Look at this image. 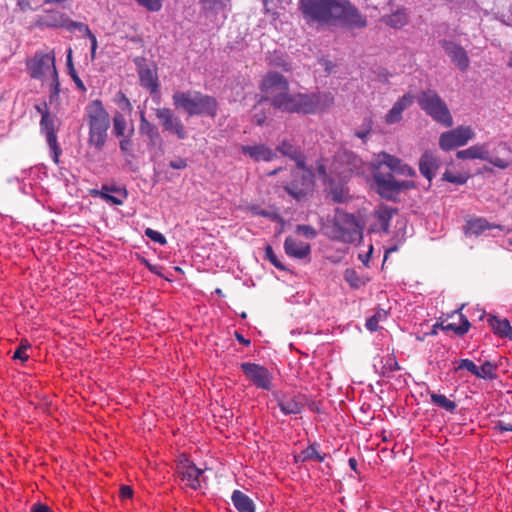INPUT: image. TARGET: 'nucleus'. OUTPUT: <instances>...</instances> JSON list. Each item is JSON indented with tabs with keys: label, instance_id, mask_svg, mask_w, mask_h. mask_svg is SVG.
I'll return each mask as SVG.
<instances>
[{
	"label": "nucleus",
	"instance_id": "nucleus-1",
	"mask_svg": "<svg viewBox=\"0 0 512 512\" xmlns=\"http://www.w3.org/2000/svg\"><path fill=\"white\" fill-rule=\"evenodd\" d=\"M364 173L363 161L353 152L339 149L332 160L321 159L317 174L329 188L334 202L343 203L349 198L345 183L353 176Z\"/></svg>",
	"mask_w": 512,
	"mask_h": 512
},
{
	"label": "nucleus",
	"instance_id": "nucleus-2",
	"mask_svg": "<svg viewBox=\"0 0 512 512\" xmlns=\"http://www.w3.org/2000/svg\"><path fill=\"white\" fill-rule=\"evenodd\" d=\"M333 103L334 97L330 92L311 94L286 92L274 100V108L287 113L316 114L327 110Z\"/></svg>",
	"mask_w": 512,
	"mask_h": 512
},
{
	"label": "nucleus",
	"instance_id": "nucleus-3",
	"mask_svg": "<svg viewBox=\"0 0 512 512\" xmlns=\"http://www.w3.org/2000/svg\"><path fill=\"white\" fill-rule=\"evenodd\" d=\"M85 119L89 127L88 144L102 150L107 141L110 118L101 100L95 99L86 105Z\"/></svg>",
	"mask_w": 512,
	"mask_h": 512
},
{
	"label": "nucleus",
	"instance_id": "nucleus-4",
	"mask_svg": "<svg viewBox=\"0 0 512 512\" xmlns=\"http://www.w3.org/2000/svg\"><path fill=\"white\" fill-rule=\"evenodd\" d=\"M26 68L31 78L41 80L49 86L51 98L59 95L60 82L54 52H35L34 56L27 60Z\"/></svg>",
	"mask_w": 512,
	"mask_h": 512
},
{
	"label": "nucleus",
	"instance_id": "nucleus-5",
	"mask_svg": "<svg viewBox=\"0 0 512 512\" xmlns=\"http://www.w3.org/2000/svg\"><path fill=\"white\" fill-rule=\"evenodd\" d=\"M172 100L176 109L184 111L190 117L206 115L214 118L217 115L216 99L199 91H176Z\"/></svg>",
	"mask_w": 512,
	"mask_h": 512
},
{
	"label": "nucleus",
	"instance_id": "nucleus-6",
	"mask_svg": "<svg viewBox=\"0 0 512 512\" xmlns=\"http://www.w3.org/2000/svg\"><path fill=\"white\" fill-rule=\"evenodd\" d=\"M276 153L279 152L283 156L295 161L297 168L303 171L301 183L292 182L288 184L286 191L296 199H301L313 189V174L305 170V156L300 147L294 145L290 140L283 139L276 147Z\"/></svg>",
	"mask_w": 512,
	"mask_h": 512
},
{
	"label": "nucleus",
	"instance_id": "nucleus-7",
	"mask_svg": "<svg viewBox=\"0 0 512 512\" xmlns=\"http://www.w3.org/2000/svg\"><path fill=\"white\" fill-rule=\"evenodd\" d=\"M363 226L355 215L337 209L333 218L332 238L344 243L360 242Z\"/></svg>",
	"mask_w": 512,
	"mask_h": 512
},
{
	"label": "nucleus",
	"instance_id": "nucleus-8",
	"mask_svg": "<svg viewBox=\"0 0 512 512\" xmlns=\"http://www.w3.org/2000/svg\"><path fill=\"white\" fill-rule=\"evenodd\" d=\"M339 0H299V10L307 22L328 24L334 22Z\"/></svg>",
	"mask_w": 512,
	"mask_h": 512
},
{
	"label": "nucleus",
	"instance_id": "nucleus-9",
	"mask_svg": "<svg viewBox=\"0 0 512 512\" xmlns=\"http://www.w3.org/2000/svg\"><path fill=\"white\" fill-rule=\"evenodd\" d=\"M418 104L433 120L445 127H451L453 119L446 103L441 99L437 92L433 90L423 91L418 96Z\"/></svg>",
	"mask_w": 512,
	"mask_h": 512
},
{
	"label": "nucleus",
	"instance_id": "nucleus-10",
	"mask_svg": "<svg viewBox=\"0 0 512 512\" xmlns=\"http://www.w3.org/2000/svg\"><path fill=\"white\" fill-rule=\"evenodd\" d=\"M36 109L41 113L40 120V130L41 133L45 136L47 145L51 152L52 160L55 164L59 163V156L62 153V150L58 144L57 140V132L59 130V119L57 116L52 115L48 112L46 107L42 108L37 106Z\"/></svg>",
	"mask_w": 512,
	"mask_h": 512
},
{
	"label": "nucleus",
	"instance_id": "nucleus-11",
	"mask_svg": "<svg viewBox=\"0 0 512 512\" xmlns=\"http://www.w3.org/2000/svg\"><path fill=\"white\" fill-rule=\"evenodd\" d=\"M373 179L378 194L386 199H394L402 190L410 188L409 181H397L391 173L383 174L381 171H373Z\"/></svg>",
	"mask_w": 512,
	"mask_h": 512
},
{
	"label": "nucleus",
	"instance_id": "nucleus-12",
	"mask_svg": "<svg viewBox=\"0 0 512 512\" xmlns=\"http://www.w3.org/2000/svg\"><path fill=\"white\" fill-rule=\"evenodd\" d=\"M272 398L285 416L300 414L305 406L303 397L294 391L275 390Z\"/></svg>",
	"mask_w": 512,
	"mask_h": 512
},
{
	"label": "nucleus",
	"instance_id": "nucleus-13",
	"mask_svg": "<svg viewBox=\"0 0 512 512\" xmlns=\"http://www.w3.org/2000/svg\"><path fill=\"white\" fill-rule=\"evenodd\" d=\"M242 372L248 381H250L256 388L270 391L272 389L273 375L263 365L244 362L240 365Z\"/></svg>",
	"mask_w": 512,
	"mask_h": 512
},
{
	"label": "nucleus",
	"instance_id": "nucleus-14",
	"mask_svg": "<svg viewBox=\"0 0 512 512\" xmlns=\"http://www.w3.org/2000/svg\"><path fill=\"white\" fill-rule=\"evenodd\" d=\"M474 136L475 133L470 126H458L440 135L439 146L444 151H450L466 145Z\"/></svg>",
	"mask_w": 512,
	"mask_h": 512
},
{
	"label": "nucleus",
	"instance_id": "nucleus-15",
	"mask_svg": "<svg viewBox=\"0 0 512 512\" xmlns=\"http://www.w3.org/2000/svg\"><path fill=\"white\" fill-rule=\"evenodd\" d=\"M260 90L266 99H270L274 107V100L289 91L286 78L278 72L267 73L261 81Z\"/></svg>",
	"mask_w": 512,
	"mask_h": 512
},
{
	"label": "nucleus",
	"instance_id": "nucleus-16",
	"mask_svg": "<svg viewBox=\"0 0 512 512\" xmlns=\"http://www.w3.org/2000/svg\"><path fill=\"white\" fill-rule=\"evenodd\" d=\"M156 116L160 120L164 131L173 134L179 140L187 137V130L181 119L170 108L156 109Z\"/></svg>",
	"mask_w": 512,
	"mask_h": 512
},
{
	"label": "nucleus",
	"instance_id": "nucleus-17",
	"mask_svg": "<svg viewBox=\"0 0 512 512\" xmlns=\"http://www.w3.org/2000/svg\"><path fill=\"white\" fill-rule=\"evenodd\" d=\"M339 3L340 8L336 11L334 21L339 20L347 26L356 28H363L367 25L366 18L349 1L339 0Z\"/></svg>",
	"mask_w": 512,
	"mask_h": 512
},
{
	"label": "nucleus",
	"instance_id": "nucleus-18",
	"mask_svg": "<svg viewBox=\"0 0 512 512\" xmlns=\"http://www.w3.org/2000/svg\"><path fill=\"white\" fill-rule=\"evenodd\" d=\"M177 472L180 475L181 481L186 487L193 490L201 488V477L203 470L196 467V465L189 459H181L177 466Z\"/></svg>",
	"mask_w": 512,
	"mask_h": 512
},
{
	"label": "nucleus",
	"instance_id": "nucleus-19",
	"mask_svg": "<svg viewBox=\"0 0 512 512\" xmlns=\"http://www.w3.org/2000/svg\"><path fill=\"white\" fill-rule=\"evenodd\" d=\"M386 166L391 172L402 175L413 176L415 171L407 164H404L399 158L385 152L377 155L374 171H380L381 166Z\"/></svg>",
	"mask_w": 512,
	"mask_h": 512
},
{
	"label": "nucleus",
	"instance_id": "nucleus-20",
	"mask_svg": "<svg viewBox=\"0 0 512 512\" xmlns=\"http://www.w3.org/2000/svg\"><path fill=\"white\" fill-rule=\"evenodd\" d=\"M93 195L99 196L107 203L122 205L128 197V192L123 186L104 184L100 190H94Z\"/></svg>",
	"mask_w": 512,
	"mask_h": 512
},
{
	"label": "nucleus",
	"instance_id": "nucleus-21",
	"mask_svg": "<svg viewBox=\"0 0 512 512\" xmlns=\"http://www.w3.org/2000/svg\"><path fill=\"white\" fill-rule=\"evenodd\" d=\"M240 151L255 162H270L277 157V153L266 144L242 145Z\"/></svg>",
	"mask_w": 512,
	"mask_h": 512
},
{
	"label": "nucleus",
	"instance_id": "nucleus-22",
	"mask_svg": "<svg viewBox=\"0 0 512 512\" xmlns=\"http://www.w3.org/2000/svg\"><path fill=\"white\" fill-rule=\"evenodd\" d=\"M441 164L440 158L434 152L426 151L422 154L419 161L420 173L428 181H431L441 167Z\"/></svg>",
	"mask_w": 512,
	"mask_h": 512
},
{
	"label": "nucleus",
	"instance_id": "nucleus-23",
	"mask_svg": "<svg viewBox=\"0 0 512 512\" xmlns=\"http://www.w3.org/2000/svg\"><path fill=\"white\" fill-rule=\"evenodd\" d=\"M285 253L295 259H305L311 254L309 243L288 236L284 241Z\"/></svg>",
	"mask_w": 512,
	"mask_h": 512
},
{
	"label": "nucleus",
	"instance_id": "nucleus-24",
	"mask_svg": "<svg viewBox=\"0 0 512 512\" xmlns=\"http://www.w3.org/2000/svg\"><path fill=\"white\" fill-rule=\"evenodd\" d=\"M492 229L501 230L502 227L500 225L489 223L483 217H472L466 221L464 226V233L467 236H480L483 235L486 231Z\"/></svg>",
	"mask_w": 512,
	"mask_h": 512
},
{
	"label": "nucleus",
	"instance_id": "nucleus-25",
	"mask_svg": "<svg viewBox=\"0 0 512 512\" xmlns=\"http://www.w3.org/2000/svg\"><path fill=\"white\" fill-rule=\"evenodd\" d=\"M140 85L148 90L151 95L159 92V80L157 70L149 66H140L138 69Z\"/></svg>",
	"mask_w": 512,
	"mask_h": 512
},
{
	"label": "nucleus",
	"instance_id": "nucleus-26",
	"mask_svg": "<svg viewBox=\"0 0 512 512\" xmlns=\"http://www.w3.org/2000/svg\"><path fill=\"white\" fill-rule=\"evenodd\" d=\"M443 48L455 65H457L462 71L468 68L469 58L466 51L461 46L450 41H444Z\"/></svg>",
	"mask_w": 512,
	"mask_h": 512
},
{
	"label": "nucleus",
	"instance_id": "nucleus-27",
	"mask_svg": "<svg viewBox=\"0 0 512 512\" xmlns=\"http://www.w3.org/2000/svg\"><path fill=\"white\" fill-rule=\"evenodd\" d=\"M413 103V96L411 94H405L399 98L393 107L388 111L385 116V122L387 124H395L402 118V112L410 107Z\"/></svg>",
	"mask_w": 512,
	"mask_h": 512
},
{
	"label": "nucleus",
	"instance_id": "nucleus-28",
	"mask_svg": "<svg viewBox=\"0 0 512 512\" xmlns=\"http://www.w3.org/2000/svg\"><path fill=\"white\" fill-rule=\"evenodd\" d=\"M458 159H480L489 160V149L487 144H477L456 153Z\"/></svg>",
	"mask_w": 512,
	"mask_h": 512
},
{
	"label": "nucleus",
	"instance_id": "nucleus-29",
	"mask_svg": "<svg viewBox=\"0 0 512 512\" xmlns=\"http://www.w3.org/2000/svg\"><path fill=\"white\" fill-rule=\"evenodd\" d=\"M231 501L238 512H255L254 501L240 490H234L231 495Z\"/></svg>",
	"mask_w": 512,
	"mask_h": 512
},
{
	"label": "nucleus",
	"instance_id": "nucleus-30",
	"mask_svg": "<svg viewBox=\"0 0 512 512\" xmlns=\"http://www.w3.org/2000/svg\"><path fill=\"white\" fill-rule=\"evenodd\" d=\"M319 444L314 442L311 443L306 449L302 450L298 455H295L294 460L296 463H304L310 460H316L323 462L326 458V454H320L318 451Z\"/></svg>",
	"mask_w": 512,
	"mask_h": 512
},
{
	"label": "nucleus",
	"instance_id": "nucleus-31",
	"mask_svg": "<svg viewBox=\"0 0 512 512\" xmlns=\"http://www.w3.org/2000/svg\"><path fill=\"white\" fill-rule=\"evenodd\" d=\"M489 324L497 336L512 340V327L507 319H501L496 316H492L489 319Z\"/></svg>",
	"mask_w": 512,
	"mask_h": 512
},
{
	"label": "nucleus",
	"instance_id": "nucleus-32",
	"mask_svg": "<svg viewBox=\"0 0 512 512\" xmlns=\"http://www.w3.org/2000/svg\"><path fill=\"white\" fill-rule=\"evenodd\" d=\"M396 210L387 205H380L375 211L374 216L378 220L381 228L386 232L389 229L390 221Z\"/></svg>",
	"mask_w": 512,
	"mask_h": 512
},
{
	"label": "nucleus",
	"instance_id": "nucleus-33",
	"mask_svg": "<svg viewBox=\"0 0 512 512\" xmlns=\"http://www.w3.org/2000/svg\"><path fill=\"white\" fill-rule=\"evenodd\" d=\"M430 399H431V402L433 405H435L439 408H442L450 413H454L457 408V404L454 401L448 399L443 394H437L435 392H431Z\"/></svg>",
	"mask_w": 512,
	"mask_h": 512
},
{
	"label": "nucleus",
	"instance_id": "nucleus-34",
	"mask_svg": "<svg viewBox=\"0 0 512 512\" xmlns=\"http://www.w3.org/2000/svg\"><path fill=\"white\" fill-rule=\"evenodd\" d=\"M388 312L385 309L379 308L375 313L367 318L365 327L371 332H375L379 328V323L387 319Z\"/></svg>",
	"mask_w": 512,
	"mask_h": 512
},
{
	"label": "nucleus",
	"instance_id": "nucleus-35",
	"mask_svg": "<svg viewBox=\"0 0 512 512\" xmlns=\"http://www.w3.org/2000/svg\"><path fill=\"white\" fill-rule=\"evenodd\" d=\"M379 364L381 365V373L383 375L397 371L400 369L397 359L392 354H387L379 359Z\"/></svg>",
	"mask_w": 512,
	"mask_h": 512
},
{
	"label": "nucleus",
	"instance_id": "nucleus-36",
	"mask_svg": "<svg viewBox=\"0 0 512 512\" xmlns=\"http://www.w3.org/2000/svg\"><path fill=\"white\" fill-rule=\"evenodd\" d=\"M67 69H68V74L70 75V77L74 81L76 87L79 90H81L82 92H85L86 91V87H85L83 81L78 76V74H77V72H76V70L74 68L73 62H72V49L71 48H69L68 51H67Z\"/></svg>",
	"mask_w": 512,
	"mask_h": 512
},
{
	"label": "nucleus",
	"instance_id": "nucleus-37",
	"mask_svg": "<svg viewBox=\"0 0 512 512\" xmlns=\"http://www.w3.org/2000/svg\"><path fill=\"white\" fill-rule=\"evenodd\" d=\"M48 24L51 27H64L70 32L77 30V28L84 27V23L73 21V20L69 19L68 17H66L65 15H60V21L48 22Z\"/></svg>",
	"mask_w": 512,
	"mask_h": 512
},
{
	"label": "nucleus",
	"instance_id": "nucleus-38",
	"mask_svg": "<svg viewBox=\"0 0 512 512\" xmlns=\"http://www.w3.org/2000/svg\"><path fill=\"white\" fill-rule=\"evenodd\" d=\"M497 366L490 361H485L480 367H478L477 378L494 380L497 377L496 374Z\"/></svg>",
	"mask_w": 512,
	"mask_h": 512
},
{
	"label": "nucleus",
	"instance_id": "nucleus-39",
	"mask_svg": "<svg viewBox=\"0 0 512 512\" xmlns=\"http://www.w3.org/2000/svg\"><path fill=\"white\" fill-rule=\"evenodd\" d=\"M384 22L392 28L399 29L406 24L407 17L403 11H396L385 17Z\"/></svg>",
	"mask_w": 512,
	"mask_h": 512
},
{
	"label": "nucleus",
	"instance_id": "nucleus-40",
	"mask_svg": "<svg viewBox=\"0 0 512 512\" xmlns=\"http://www.w3.org/2000/svg\"><path fill=\"white\" fill-rule=\"evenodd\" d=\"M127 121L122 113L117 112L113 117V133L116 137H123L126 131Z\"/></svg>",
	"mask_w": 512,
	"mask_h": 512
},
{
	"label": "nucleus",
	"instance_id": "nucleus-41",
	"mask_svg": "<svg viewBox=\"0 0 512 512\" xmlns=\"http://www.w3.org/2000/svg\"><path fill=\"white\" fill-rule=\"evenodd\" d=\"M469 175L467 173H454L451 171H445L442 176V180L456 184L463 185L467 182Z\"/></svg>",
	"mask_w": 512,
	"mask_h": 512
},
{
	"label": "nucleus",
	"instance_id": "nucleus-42",
	"mask_svg": "<svg viewBox=\"0 0 512 512\" xmlns=\"http://www.w3.org/2000/svg\"><path fill=\"white\" fill-rule=\"evenodd\" d=\"M114 102L122 112L131 113V111H132L131 102L122 91H118L116 93Z\"/></svg>",
	"mask_w": 512,
	"mask_h": 512
},
{
	"label": "nucleus",
	"instance_id": "nucleus-43",
	"mask_svg": "<svg viewBox=\"0 0 512 512\" xmlns=\"http://www.w3.org/2000/svg\"><path fill=\"white\" fill-rule=\"evenodd\" d=\"M344 279L352 288H359L363 284L358 273L352 268L345 270Z\"/></svg>",
	"mask_w": 512,
	"mask_h": 512
},
{
	"label": "nucleus",
	"instance_id": "nucleus-44",
	"mask_svg": "<svg viewBox=\"0 0 512 512\" xmlns=\"http://www.w3.org/2000/svg\"><path fill=\"white\" fill-rule=\"evenodd\" d=\"M140 131L141 133L148 135L150 138L157 135L156 127L146 119L144 112L140 115Z\"/></svg>",
	"mask_w": 512,
	"mask_h": 512
},
{
	"label": "nucleus",
	"instance_id": "nucleus-45",
	"mask_svg": "<svg viewBox=\"0 0 512 512\" xmlns=\"http://www.w3.org/2000/svg\"><path fill=\"white\" fill-rule=\"evenodd\" d=\"M31 347V344L28 340H22L18 348L15 350L13 354V359L21 360L22 362H26L29 359V355L26 351Z\"/></svg>",
	"mask_w": 512,
	"mask_h": 512
},
{
	"label": "nucleus",
	"instance_id": "nucleus-46",
	"mask_svg": "<svg viewBox=\"0 0 512 512\" xmlns=\"http://www.w3.org/2000/svg\"><path fill=\"white\" fill-rule=\"evenodd\" d=\"M265 259H267L273 266H275L279 270H286V267L279 260L277 255L275 254L272 246L267 245L265 247Z\"/></svg>",
	"mask_w": 512,
	"mask_h": 512
},
{
	"label": "nucleus",
	"instance_id": "nucleus-47",
	"mask_svg": "<svg viewBox=\"0 0 512 512\" xmlns=\"http://www.w3.org/2000/svg\"><path fill=\"white\" fill-rule=\"evenodd\" d=\"M461 318V324L456 325L454 323H450L447 325V329H451L455 331L458 335H463L468 332L470 328V323L462 314L460 315Z\"/></svg>",
	"mask_w": 512,
	"mask_h": 512
},
{
	"label": "nucleus",
	"instance_id": "nucleus-48",
	"mask_svg": "<svg viewBox=\"0 0 512 512\" xmlns=\"http://www.w3.org/2000/svg\"><path fill=\"white\" fill-rule=\"evenodd\" d=\"M462 369H466L470 373H472L474 376L478 375V366L475 365V363L470 359H461L459 361L458 366L455 368V371H459Z\"/></svg>",
	"mask_w": 512,
	"mask_h": 512
},
{
	"label": "nucleus",
	"instance_id": "nucleus-49",
	"mask_svg": "<svg viewBox=\"0 0 512 512\" xmlns=\"http://www.w3.org/2000/svg\"><path fill=\"white\" fill-rule=\"evenodd\" d=\"M139 5L151 12H158L162 8V0H135Z\"/></svg>",
	"mask_w": 512,
	"mask_h": 512
},
{
	"label": "nucleus",
	"instance_id": "nucleus-50",
	"mask_svg": "<svg viewBox=\"0 0 512 512\" xmlns=\"http://www.w3.org/2000/svg\"><path fill=\"white\" fill-rule=\"evenodd\" d=\"M145 235L152 241H154L155 243H158L160 245H165L167 243V240L165 238V236L160 233L159 231H156L152 228H147L145 230Z\"/></svg>",
	"mask_w": 512,
	"mask_h": 512
},
{
	"label": "nucleus",
	"instance_id": "nucleus-51",
	"mask_svg": "<svg viewBox=\"0 0 512 512\" xmlns=\"http://www.w3.org/2000/svg\"><path fill=\"white\" fill-rule=\"evenodd\" d=\"M296 231L308 239H313L316 237V230L310 225H298Z\"/></svg>",
	"mask_w": 512,
	"mask_h": 512
},
{
	"label": "nucleus",
	"instance_id": "nucleus-52",
	"mask_svg": "<svg viewBox=\"0 0 512 512\" xmlns=\"http://www.w3.org/2000/svg\"><path fill=\"white\" fill-rule=\"evenodd\" d=\"M169 166H170V168L175 169V170H182L187 167V160L184 158L178 157L174 160H171L169 162Z\"/></svg>",
	"mask_w": 512,
	"mask_h": 512
},
{
	"label": "nucleus",
	"instance_id": "nucleus-53",
	"mask_svg": "<svg viewBox=\"0 0 512 512\" xmlns=\"http://www.w3.org/2000/svg\"><path fill=\"white\" fill-rule=\"evenodd\" d=\"M486 161L500 169H506L509 166L508 161H506L505 159L499 158V157H490L489 156V160H486Z\"/></svg>",
	"mask_w": 512,
	"mask_h": 512
},
{
	"label": "nucleus",
	"instance_id": "nucleus-54",
	"mask_svg": "<svg viewBox=\"0 0 512 512\" xmlns=\"http://www.w3.org/2000/svg\"><path fill=\"white\" fill-rule=\"evenodd\" d=\"M370 129H371V120L369 119L367 121L365 129H363L361 131H357L355 134H356L357 137H359V138L364 140L368 136V134L370 132Z\"/></svg>",
	"mask_w": 512,
	"mask_h": 512
},
{
	"label": "nucleus",
	"instance_id": "nucleus-55",
	"mask_svg": "<svg viewBox=\"0 0 512 512\" xmlns=\"http://www.w3.org/2000/svg\"><path fill=\"white\" fill-rule=\"evenodd\" d=\"M496 428L500 432H512V422L511 423H505L503 421H499L496 425Z\"/></svg>",
	"mask_w": 512,
	"mask_h": 512
},
{
	"label": "nucleus",
	"instance_id": "nucleus-56",
	"mask_svg": "<svg viewBox=\"0 0 512 512\" xmlns=\"http://www.w3.org/2000/svg\"><path fill=\"white\" fill-rule=\"evenodd\" d=\"M133 495V490L131 489V487L129 486H122L120 488V496L124 499H128V498H131Z\"/></svg>",
	"mask_w": 512,
	"mask_h": 512
},
{
	"label": "nucleus",
	"instance_id": "nucleus-57",
	"mask_svg": "<svg viewBox=\"0 0 512 512\" xmlns=\"http://www.w3.org/2000/svg\"><path fill=\"white\" fill-rule=\"evenodd\" d=\"M31 512H51V510L47 505L35 504L32 506Z\"/></svg>",
	"mask_w": 512,
	"mask_h": 512
},
{
	"label": "nucleus",
	"instance_id": "nucleus-58",
	"mask_svg": "<svg viewBox=\"0 0 512 512\" xmlns=\"http://www.w3.org/2000/svg\"><path fill=\"white\" fill-rule=\"evenodd\" d=\"M235 338L240 344L246 347L250 346L251 344V341L249 339L245 338L241 333L237 331L235 332Z\"/></svg>",
	"mask_w": 512,
	"mask_h": 512
},
{
	"label": "nucleus",
	"instance_id": "nucleus-59",
	"mask_svg": "<svg viewBox=\"0 0 512 512\" xmlns=\"http://www.w3.org/2000/svg\"><path fill=\"white\" fill-rule=\"evenodd\" d=\"M122 152H127L130 149L131 141L129 139H121L119 143Z\"/></svg>",
	"mask_w": 512,
	"mask_h": 512
},
{
	"label": "nucleus",
	"instance_id": "nucleus-60",
	"mask_svg": "<svg viewBox=\"0 0 512 512\" xmlns=\"http://www.w3.org/2000/svg\"><path fill=\"white\" fill-rule=\"evenodd\" d=\"M60 15L62 14L59 12H51V14L48 15V19L45 20L46 25L50 26L48 22L60 21Z\"/></svg>",
	"mask_w": 512,
	"mask_h": 512
},
{
	"label": "nucleus",
	"instance_id": "nucleus-61",
	"mask_svg": "<svg viewBox=\"0 0 512 512\" xmlns=\"http://www.w3.org/2000/svg\"><path fill=\"white\" fill-rule=\"evenodd\" d=\"M201 1L206 7H209V8H214V7H216L217 4H220L222 2V0H201Z\"/></svg>",
	"mask_w": 512,
	"mask_h": 512
},
{
	"label": "nucleus",
	"instance_id": "nucleus-62",
	"mask_svg": "<svg viewBox=\"0 0 512 512\" xmlns=\"http://www.w3.org/2000/svg\"><path fill=\"white\" fill-rule=\"evenodd\" d=\"M91 41V50H97V38L96 36L91 33L89 36H87Z\"/></svg>",
	"mask_w": 512,
	"mask_h": 512
},
{
	"label": "nucleus",
	"instance_id": "nucleus-63",
	"mask_svg": "<svg viewBox=\"0 0 512 512\" xmlns=\"http://www.w3.org/2000/svg\"><path fill=\"white\" fill-rule=\"evenodd\" d=\"M253 213L255 215H260V216H264V217H269L270 216V213L263 210V209H254Z\"/></svg>",
	"mask_w": 512,
	"mask_h": 512
},
{
	"label": "nucleus",
	"instance_id": "nucleus-64",
	"mask_svg": "<svg viewBox=\"0 0 512 512\" xmlns=\"http://www.w3.org/2000/svg\"><path fill=\"white\" fill-rule=\"evenodd\" d=\"M348 464L353 471H357V461L355 458H349Z\"/></svg>",
	"mask_w": 512,
	"mask_h": 512
}]
</instances>
